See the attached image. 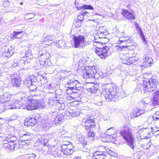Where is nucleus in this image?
<instances>
[{
  "mask_svg": "<svg viewBox=\"0 0 159 159\" xmlns=\"http://www.w3.org/2000/svg\"><path fill=\"white\" fill-rule=\"evenodd\" d=\"M145 110L137 108V110L134 111L133 113V117H134L139 116L140 115L143 114L145 112Z\"/></svg>",
  "mask_w": 159,
  "mask_h": 159,
  "instance_id": "29",
  "label": "nucleus"
},
{
  "mask_svg": "<svg viewBox=\"0 0 159 159\" xmlns=\"http://www.w3.org/2000/svg\"><path fill=\"white\" fill-rule=\"evenodd\" d=\"M85 38L83 36L79 35L77 37H74V46L75 48H83L85 46Z\"/></svg>",
  "mask_w": 159,
  "mask_h": 159,
  "instance_id": "11",
  "label": "nucleus"
},
{
  "mask_svg": "<svg viewBox=\"0 0 159 159\" xmlns=\"http://www.w3.org/2000/svg\"><path fill=\"white\" fill-rule=\"evenodd\" d=\"M73 159H81L80 157H75Z\"/></svg>",
  "mask_w": 159,
  "mask_h": 159,
  "instance_id": "54",
  "label": "nucleus"
},
{
  "mask_svg": "<svg viewBox=\"0 0 159 159\" xmlns=\"http://www.w3.org/2000/svg\"><path fill=\"white\" fill-rule=\"evenodd\" d=\"M64 118L63 115L60 114L57 116L54 119V123L56 125L61 124Z\"/></svg>",
  "mask_w": 159,
  "mask_h": 159,
  "instance_id": "21",
  "label": "nucleus"
},
{
  "mask_svg": "<svg viewBox=\"0 0 159 159\" xmlns=\"http://www.w3.org/2000/svg\"><path fill=\"white\" fill-rule=\"evenodd\" d=\"M48 85L49 86V87H48V88L49 89H52V87H51V84H48Z\"/></svg>",
  "mask_w": 159,
  "mask_h": 159,
  "instance_id": "55",
  "label": "nucleus"
},
{
  "mask_svg": "<svg viewBox=\"0 0 159 159\" xmlns=\"http://www.w3.org/2000/svg\"><path fill=\"white\" fill-rule=\"evenodd\" d=\"M46 79L45 77L39 75L37 76L36 78V79L39 82H42L46 80Z\"/></svg>",
  "mask_w": 159,
  "mask_h": 159,
  "instance_id": "39",
  "label": "nucleus"
},
{
  "mask_svg": "<svg viewBox=\"0 0 159 159\" xmlns=\"http://www.w3.org/2000/svg\"><path fill=\"white\" fill-rule=\"evenodd\" d=\"M25 95V94L24 93L22 92H20L18 96L17 99L14 100L12 103L10 104V109H19L22 107L23 104L21 102L25 98V97L24 96Z\"/></svg>",
  "mask_w": 159,
  "mask_h": 159,
  "instance_id": "9",
  "label": "nucleus"
},
{
  "mask_svg": "<svg viewBox=\"0 0 159 159\" xmlns=\"http://www.w3.org/2000/svg\"><path fill=\"white\" fill-rule=\"evenodd\" d=\"M61 146L64 147L66 149H73V147L71 144L70 143L67 144H65Z\"/></svg>",
  "mask_w": 159,
  "mask_h": 159,
  "instance_id": "41",
  "label": "nucleus"
},
{
  "mask_svg": "<svg viewBox=\"0 0 159 159\" xmlns=\"http://www.w3.org/2000/svg\"><path fill=\"white\" fill-rule=\"evenodd\" d=\"M36 155L34 153H32L29 154L27 157V159H33L35 158Z\"/></svg>",
  "mask_w": 159,
  "mask_h": 159,
  "instance_id": "45",
  "label": "nucleus"
},
{
  "mask_svg": "<svg viewBox=\"0 0 159 159\" xmlns=\"http://www.w3.org/2000/svg\"><path fill=\"white\" fill-rule=\"evenodd\" d=\"M93 156H99L101 157H104L105 156V152L103 151H97L93 153Z\"/></svg>",
  "mask_w": 159,
  "mask_h": 159,
  "instance_id": "34",
  "label": "nucleus"
},
{
  "mask_svg": "<svg viewBox=\"0 0 159 159\" xmlns=\"http://www.w3.org/2000/svg\"><path fill=\"white\" fill-rule=\"evenodd\" d=\"M24 34V31H14L12 34V36L15 38L21 39Z\"/></svg>",
  "mask_w": 159,
  "mask_h": 159,
  "instance_id": "30",
  "label": "nucleus"
},
{
  "mask_svg": "<svg viewBox=\"0 0 159 159\" xmlns=\"http://www.w3.org/2000/svg\"><path fill=\"white\" fill-rule=\"evenodd\" d=\"M73 75H69L66 77L69 80L66 84V87L67 88L66 89V93L68 94L76 93L77 91L80 90L81 88L80 84L78 81L73 78Z\"/></svg>",
  "mask_w": 159,
  "mask_h": 159,
  "instance_id": "4",
  "label": "nucleus"
},
{
  "mask_svg": "<svg viewBox=\"0 0 159 159\" xmlns=\"http://www.w3.org/2000/svg\"><path fill=\"white\" fill-rule=\"evenodd\" d=\"M159 120V110L157 111L152 117H149L148 119V122L152 123V120L157 121Z\"/></svg>",
  "mask_w": 159,
  "mask_h": 159,
  "instance_id": "25",
  "label": "nucleus"
},
{
  "mask_svg": "<svg viewBox=\"0 0 159 159\" xmlns=\"http://www.w3.org/2000/svg\"><path fill=\"white\" fill-rule=\"evenodd\" d=\"M158 159H159V156H158Z\"/></svg>",
  "mask_w": 159,
  "mask_h": 159,
  "instance_id": "61",
  "label": "nucleus"
},
{
  "mask_svg": "<svg viewBox=\"0 0 159 159\" xmlns=\"http://www.w3.org/2000/svg\"><path fill=\"white\" fill-rule=\"evenodd\" d=\"M25 108L28 110H33L37 109L40 107V103L38 100L32 99L30 101L28 100L25 104Z\"/></svg>",
  "mask_w": 159,
  "mask_h": 159,
  "instance_id": "12",
  "label": "nucleus"
},
{
  "mask_svg": "<svg viewBox=\"0 0 159 159\" xmlns=\"http://www.w3.org/2000/svg\"><path fill=\"white\" fill-rule=\"evenodd\" d=\"M87 24L89 26H94L96 24V22L94 20H90L87 22Z\"/></svg>",
  "mask_w": 159,
  "mask_h": 159,
  "instance_id": "38",
  "label": "nucleus"
},
{
  "mask_svg": "<svg viewBox=\"0 0 159 159\" xmlns=\"http://www.w3.org/2000/svg\"><path fill=\"white\" fill-rule=\"evenodd\" d=\"M94 104L98 106H101L102 105V101L101 98L99 96L95 97L94 98Z\"/></svg>",
  "mask_w": 159,
  "mask_h": 159,
  "instance_id": "31",
  "label": "nucleus"
},
{
  "mask_svg": "<svg viewBox=\"0 0 159 159\" xmlns=\"http://www.w3.org/2000/svg\"><path fill=\"white\" fill-rule=\"evenodd\" d=\"M83 76L85 79L93 78L95 77V75L97 74V70L95 67L87 66L84 70Z\"/></svg>",
  "mask_w": 159,
  "mask_h": 159,
  "instance_id": "10",
  "label": "nucleus"
},
{
  "mask_svg": "<svg viewBox=\"0 0 159 159\" xmlns=\"http://www.w3.org/2000/svg\"><path fill=\"white\" fill-rule=\"evenodd\" d=\"M96 32V34L99 38H105V36L109 34L108 31L103 26L100 27Z\"/></svg>",
  "mask_w": 159,
  "mask_h": 159,
  "instance_id": "17",
  "label": "nucleus"
},
{
  "mask_svg": "<svg viewBox=\"0 0 159 159\" xmlns=\"http://www.w3.org/2000/svg\"><path fill=\"white\" fill-rule=\"evenodd\" d=\"M40 56H44V57H45V54H43V53H42V54H39Z\"/></svg>",
  "mask_w": 159,
  "mask_h": 159,
  "instance_id": "56",
  "label": "nucleus"
},
{
  "mask_svg": "<svg viewBox=\"0 0 159 159\" xmlns=\"http://www.w3.org/2000/svg\"><path fill=\"white\" fill-rule=\"evenodd\" d=\"M115 132V134H106L105 137L106 138V142H109L111 141H115L116 140V135Z\"/></svg>",
  "mask_w": 159,
  "mask_h": 159,
  "instance_id": "24",
  "label": "nucleus"
},
{
  "mask_svg": "<svg viewBox=\"0 0 159 159\" xmlns=\"http://www.w3.org/2000/svg\"><path fill=\"white\" fill-rule=\"evenodd\" d=\"M79 143H81L84 147L87 144V142L84 139V138L81 137L79 138Z\"/></svg>",
  "mask_w": 159,
  "mask_h": 159,
  "instance_id": "37",
  "label": "nucleus"
},
{
  "mask_svg": "<svg viewBox=\"0 0 159 159\" xmlns=\"http://www.w3.org/2000/svg\"><path fill=\"white\" fill-rule=\"evenodd\" d=\"M112 128H109V129H108V130H107V132H109V131L111 129H112Z\"/></svg>",
  "mask_w": 159,
  "mask_h": 159,
  "instance_id": "58",
  "label": "nucleus"
},
{
  "mask_svg": "<svg viewBox=\"0 0 159 159\" xmlns=\"http://www.w3.org/2000/svg\"><path fill=\"white\" fill-rule=\"evenodd\" d=\"M133 39L129 36H123L120 37L118 42V43L120 45H122L123 46H120L118 47V49L120 51H125L127 52H123L122 53L124 55H126L127 57H129V59H127L125 60L126 61L124 62V64L130 65L132 64L133 62H130V61L132 60V57H128V53L127 52L129 51L127 48V47H130L132 44L133 42Z\"/></svg>",
  "mask_w": 159,
  "mask_h": 159,
  "instance_id": "2",
  "label": "nucleus"
},
{
  "mask_svg": "<svg viewBox=\"0 0 159 159\" xmlns=\"http://www.w3.org/2000/svg\"><path fill=\"white\" fill-rule=\"evenodd\" d=\"M3 134L4 136H0V139L2 140L1 144L5 145V147L9 150H14L15 145L14 142L17 139L16 137L9 129L6 130Z\"/></svg>",
  "mask_w": 159,
  "mask_h": 159,
  "instance_id": "3",
  "label": "nucleus"
},
{
  "mask_svg": "<svg viewBox=\"0 0 159 159\" xmlns=\"http://www.w3.org/2000/svg\"><path fill=\"white\" fill-rule=\"evenodd\" d=\"M11 83L14 86L19 87L20 84V80L18 77H15L12 79Z\"/></svg>",
  "mask_w": 159,
  "mask_h": 159,
  "instance_id": "27",
  "label": "nucleus"
},
{
  "mask_svg": "<svg viewBox=\"0 0 159 159\" xmlns=\"http://www.w3.org/2000/svg\"><path fill=\"white\" fill-rule=\"evenodd\" d=\"M18 62L16 60H14V63L13 65V66L14 67H16L17 66H19V64H18Z\"/></svg>",
  "mask_w": 159,
  "mask_h": 159,
  "instance_id": "49",
  "label": "nucleus"
},
{
  "mask_svg": "<svg viewBox=\"0 0 159 159\" xmlns=\"http://www.w3.org/2000/svg\"><path fill=\"white\" fill-rule=\"evenodd\" d=\"M103 87V93L107 101L115 102L119 97L122 98L121 94L123 93L121 89L114 88L110 84H106Z\"/></svg>",
  "mask_w": 159,
  "mask_h": 159,
  "instance_id": "1",
  "label": "nucleus"
},
{
  "mask_svg": "<svg viewBox=\"0 0 159 159\" xmlns=\"http://www.w3.org/2000/svg\"><path fill=\"white\" fill-rule=\"evenodd\" d=\"M27 82L26 84H28V86H30L29 89L30 91H34L36 89L37 87L35 85L36 83L34 82H33L32 80L30 78H28L25 83Z\"/></svg>",
  "mask_w": 159,
  "mask_h": 159,
  "instance_id": "19",
  "label": "nucleus"
},
{
  "mask_svg": "<svg viewBox=\"0 0 159 159\" xmlns=\"http://www.w3.org/2000/svg\"><path fill=\"white\" fill-rule=\"evenodd\" d=\"M3 49L4 50V53H6L5 55L6 57H7L11 56L13 53L11 48H9L6 46H5L3 47Z\"/></svg>",
  "mask_w": 159,
  "mask_h": 159,
  "instance_id": "26",
  "label": "nucleus"
},
{
  "mask_svg": "<svg viewBox=\"0 0 159 159\" xmlns=\"http://www.w3.org/2000/svg\"><path fill=\"white\" fill-rule=\"evenodd\" d=\"M158 84V81L156 77L151 78L148 82L146 81H143V85H141L145 92H152L156 88Z\"/></svg>",
  "mask_w": 159,
  "mask_h": 159,
  "instance_id": "7",
  "label": "nucleus"
},
{
  "mask_svg": "<svg viewBox=\"0 0 159 159\" xmlns=\"http://www.w3.org/2000/svg\"><path fill=\"white\" fill-rule=\"evenodd\" d=\"M61 152L64 155H70L74 152L73 149H66L64 146H61Z\"/></svg>",
  "mask_w": 159,
  "mask_h": 159,
  "instance_id": "28",
  "label": "nucleus"
},
{
  "mask_svg": "<svg viewBox=\"0 0 159 159\" xmlns=\"http://www.w3.org/2000/svg\"><path fill=\"white\" fill-rule=\"evenodd\" d=\"M152 101V100L151 98L148 97L142 99L141 100V103L143 107H146L148 105H152L151 104Z\"/></svg>",
  "mask_w": 159,
  "mask_h": 159,
  "instance_id": "20",
  "label": "nucleus"
},
{
  "mask_svg": "<svg viewBox=\"0 0 159 159\" xmlns=\"http://www.w3.org/2000/svg\"><path fill=\"white\" fill-rule=\"evenodd\" d=\"M120 134L122 135L124 139L126 140L128 145L132 149H134V140L130 129L128 126H125L121 131L120 132Z\"/></svg>",
  "mask_w": 159,
  "mask_h": 159,
  "instance_id": "6",
  "label": "nucleus"
},
{
  "mask_svg": "<svg viewBox=\"0 0 159 159\" xmlns=\"http://www.w3.org/2000/svg\"><path fill=\"white\" fill-rule=\"evenodd\" d=\"M31 138L30 133L28 132L20 137L19 142L23 145H29Z\"/></svg>",
  "mask_w": 159,
  "mask_h": 159,
  "instance_id": "13",
  "label": "nucleus"
},
{
  "mask_svg": "<svg viewBox=\"0 0 159 159\" xmlns=\"http://www.w3.org/2000/svg\"><path fill=\"white\" fill-rule=\"evenodd\" d=\"M61 134V132H55L52 133V135L54 139H56L60 136Z\"/></svg>",
  "mask_w": 159,
  "mask_h": 159,
  "instance_id": "40",
  "label": "nucleus"
},
{
  "mask_svg": "<svg viewBox=\"0 0 159 159\" xmlns=\"http://www.w3.org/2000/svg\"><path fill=\"white\" fill-rule=\"evenodd\" d=\"M151 104L155 106L159 105V98H153Z\"/></svg>",
  "mask_w": 159,
  "mask_h": 159,
  "instance_id": "35",
  "label": "nucleus"
},
{
  "mask_svg": "<svg viewBox=\"0 0 159 159\" xmlns=\"http://www.w3.org/2000/svg\"><path fill=\"white\" fill-rule=\"evenodd\" d=\"M11 97V95L10 94L7 92L5 93L1 97V101H2V102L9 101L10 100Z\"/></svg>",
  "mask_w": 159,
  "mask_h": 159,
  "instance_id": "23",
  "label": "nucleus"
},
{
  "mask_svg": "<svg viewBox=\"0 0 159 159\" xmlns=\"http://www.w3.org/2000/svg\"><path fill=\"white\" fill-rule=\"evenodd\" d=\"M25 125L27 126H32L36 124V120L34 117L29 116L25 120Z\"/></svg>",
  "mask_w": 159,
  "mask_h": 159,
  "instance_id": "18",
  "label": "nucleus"
},
{
  "mask_svg": "<svg viewBox=\"0 0 159 159\" xmlns=\"http://www.w3.org/2000/svg\"><path fill=\"white\" fill-rule=\"evenodd\" d=\"M26 57H28V55L27 54H25Z\"/></svg>",
  "mask_w": 159,
  "mask_h": 159,
  "instance_id": "59",
  "label": "nucleus"
},
{
  "mask_svg": "<svg viewBox=\"0 0 159 159\" xmlns=\"http://www.w3.org/2000/svg\"><path fill=\"white\" fill-rule=\"evenodd\" d=\"M78 20L80 21V22H82L84 18V16L80 13L79 14L78 16Z\"/></svg>",
  "mask_w": 159,
  "mask_h": 159,
  "instance_id": "46",
  "label": "nucleus"
},
{
  "mask_svg": "<svg viewBox=\"0 0 159 159\" xmlns=\"http://www.w3.org/2000/svg\"><path fill=\"white\" fill-rule=\"evenodd\" d=\"M52 38L51 35H49L48 36L46 37L44 39V41L46 43L48 42L50 44L52 43L51 42L52 41Z\"/></svg>",
  "mask_w": 159,
  "mask_h": 159,
  "instance_id": "36",
  "label": "nucleus"
},
{
  "mask_svg": "<svg viewBox=\"0 0 159 159\" xmlns=\"http://www.w3.org/2000/svg\"><path fill=\"white\" fill-rule=\"evenodd\" d=\"M8 70V69L7 67H2L0 68V72L2 74V73L7 72Z\"/></svg>",
  "mask_w": 159,
  "mask_h": 159,
  "instance_id": "42",
  "label": "nucleus"
},
{
  "mask_svg": "<svg viewBox=\"0 0 159 159\" xmlns=\"http://www.w3.org/2000/svg\"><path fill=\"white\" fill-rule=\"evenodd\" d=\"M39 143L38 149L40 150H46L48 149V140L43 137L39 139Z\"/></svg>",
  "mask_w": 159,
  "mask_h": 159,
  "instance_id": "15",
  "label": "nucleus"
},
{
  "mask_svg": "<svg viewBox=\"0 0 159 159\" xmlns=\"http://www.w3.org/2000/svg\"><path fill=\"white\" fill-rule=\"evenodd\" d=\"M120 16L122 17H118V19L120 20H124L125 19H128L130 20H133L135 19L133 14L128 10L122 9L121 12Z\"/></svg>",
  "mask_w": 159,
  "mask_h": 159,
  "instance_id": "14",
  "label": "nucleus"
},
{
  "mask_svg": "<svg viewBox=\"0 0 159 159\" xmlns=\"http://www.w3.org/2000/svg\"><path fill=\"white\" fill-rule=\"evenodd\" d=\"M61 42H62V41H58V43H59V46H57V47H58L59 48H60L61 47Z\"/></svg>",
  "mask_w": 159,
  "mask_h": 159,
  "instance_id": "53",
  "label": "nucleus"
},
{
  "mask_svg": "<svg viewBox=\"0 0 159 159\" xmlns=\"http://www.w3.org/2000/svg\"><path fill=\"white\" fill-rule=\"evenodd\" d=\"M81 14H82V15H83V16H84L86 15H87V14H89V13H88V12L86 11H85V12H82L81 13Z\"/></svg>",
  "mask_w": 159,
  "mask_h": 159,
  "instance_id": "52",
  "label": "nucleus"
},
{
  "mask_svg": "<svg viewBox=\"0 0 159 159\" xmlns=\"http://www.w3.org/2000/svg\"><path fill=\"white\" fill-rule=\"evenodd\" d=\"M20 5H23V2H21L20 3Z\"/></svg>",
  "mask_w": 159,
  "mask_h": 159,
  "instance_id": "60",
  "label": "nucleus"
},
{
  "mask_svg": "<svg viewBox=\"0 0 159 159\" xmlns=\"http://www.w3.org/2000/svg\"><path fill=\"white\" fill-rule=\"evenodd\" d=\"M78 9L80 10L82 9H88L90 10H93V7L90 5H88L87 4H84L82 6L80 7H77Z\"/></svg>",
  "mask_w": 159,
  "mask_h": 159,
  "instance_id": "32",
  "label": "nucleus"
},
{
  "mask_svg": "<svg viewBox=\"0 0 159 159\" xmlns=\"http://www.w3.org/2000/svg\"><path fill=\"white\" fill-rule=\"evenodd\" d=\"M97 44H98L99 45L102 44L98 42H94L93 43L94 46L93 47V49L100 58L102 59H104L111 54V50L108 47L105 46L102 48L99 47H98Z\"/></svg>",
  "mask_w": 159,
  "mask_h": 159,
  "instance_id": "5",
  "label": "nucleus"
},
{
  "mask_svg": "<svg viewBox=\"0 0 159 159\" xmlns=\"http://www.w3.org/2000/svg\"><path fill=\"white\" fill-rule=\"evenodd\" d=\"M153 98H159V91H156L152 94Z\"/></svg>",
  "mask_w": 159,
  "mask_h": 159,
  "instance_id": "43",
  "label": "nucleus"
},
{
  "mask_svg": "<svg viewBox=\"0 0 159 159\" xmlns=\"http://www.w3.org/2000/svg\"><path fill=\"white\" fill-rule=\"evenodd\" d=\"M18 64H19V65H21L22 66L26 65V66H25V67H28L30 66V64L27 61L23 59L20 60Z\"/></svg>",
  "mask_w": 159,
  "mask_h": 159,
  "instance_id": "33",
  "label": "nucleus"
},
{
  "mask_svg": "<svg viewBox=\"0 0 159 159\" xmlns=\"http://www.w3.org/2000/svg\"><path fill=\"white\" fill-rule=\"evenodd\" d=\"M139 33H140L141 36L143 38V37H144L143 33L140 28H139Z\"/></svg>",
  "mask_w": 159,
  "mask_h": 159,
  "instance_id": "50",
  "label": "nucleus"
},
{
  "mask_svg": "<svg viewBox=\"0 0 159 159\" xmlns=\"http://www.w3.org/2000/svg\"><path fill=\"white\" fill-rule=\"evenodd\" d=\"M81 24L80 23V25H81Z\"/></svg>",
  "mask_w": 159,
  "mask_h": 159,
  "instance_id": "62",
  "label": "nucleus"
},
{
  "mask_svg": "<svg viewBox=\"0 0 159 159\" xmlns=\"http://www.w3.org/2000/svg\"><path fill=\"white\" fill-rule=\"evenodd\" d=\"M94 159H103L104 157H101L99 156H93Z\"/></svg>",
  "mask_w": 159,
  "mask_h": 159,
  "instance_id": "48",
  "label": "nucleus"
},
{
  "mask_svg": "<svg viewBox=\"0 0 159 159\" xmlns=\"http://www.w3.org/2000/svg\"><path fill=\"white\" fill-rule=\"evenodd\" d=\"M69 113L70 114L69 116H70V115H71L72 116H74L73 115V113L72 112H69Z\"/></svg>",
  "mask_w": 159,
  "mask_h": 159,
  "instance_id": "57",
  "label": "nucleus"
},
{
  "mask_svg": "<svg viewBox=\"0 0 159 159\" xmlns=\"http://www.w3.org/2000/svg\"><path fill=\"white\" fill-rule=\"evenodd\" d=\"M143 61H144L143 63V65H145V66L149 67L151 66V64L153 62V60L152 58L148 56L145 57L143 59Z\"/></svg>",
  "mask_w": 159,
  "mask_h": 159,
  "instance_id": "22",
  "label": "nucleus"
},
{
  "mask_svg": "<svg viewBox=\"0 0 159 159\" xmlns=\"http://www.w3.org/2000/svg\"><path fill=\"white\" fill-rule=\"evenodd\" d=\"M95 119L93 116L89 117L84 120V126L87 130V135L89 137H94L95 134L94 132L91 129L95 125Z\"/></svg>",
  "mask_w": 159,
  "mask_h": 159,
  "instance_id": "8",
  "label": "nucleus"
},
{
  "mask_svg": "<svg viewBox=\"0 0 159 159\" xmlns=\"http://www.w3.org/2000/svg\"><path fill=\"white\" fill-rule=\"evenodd\" d=\"M86 88L87 90L91 93H95L99 89V85L94 84L93 83H88L86 84Z\"/></svg>",
  "mask_w": 159,
  "mask_h": 159,
  "instance_id": "16",
  "label": "nucleus"
},
{
  "mask_svg": "<svg viewBox=\"0 0 159 159\" xmlns=\"http://www.w3.org/2000/svg\"><path fill=\"white\" fill-rule=\"evenodd\" d=\"M18 118L16 114H13L9 118V121L14 120Z\"/></svg>",
  "mask_w": 159,
  "mask_h": 159,
  "instance_id": "44",
  "label": "nucleus"
},
{
  "mask_svg": "<svg viewBox=\"0 0 159 159\" xmlns=\"http://www.w3.org/2000/svg\"><path fill=\"white\" fill-rule=\"evenodd\" d=\"M10 5V2L8 1H5L3 3V6L6 7L9 6Z\"/></svg>",
  "mask_w": 159,
  "mask_h": 159,
  "instance_id": "47",
  "label": "nucleus"
},
{
  "mask_svg": "<svg viewBox=\"0 0 159 159\" xmlns=\"http://www.w3.org/2000/svg\"><path fill=\"white\" fill-rule=\"evenodd\" d=\"M0 121H1V120H0ZM3 124L2 123L1 121H0V135L1 134V132L2 131V129H1V128ZM0 136H2L1 135H0Z\"/></svg>",
  "mask_w": 159,
  "mask_h": 159,
  "instance_id": "51",
  "label": "nucleus"
}]
</instances>
